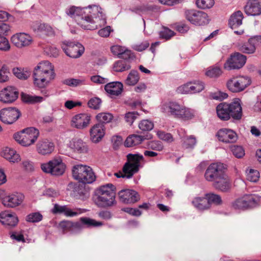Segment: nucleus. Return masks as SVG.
Masks as SVG:
<instances>
[{
  "label": "nucleus",
  "instance_id": "e433bc0d",
  "mask_svg": "<svg viewBox=\"0 0 261 261\" xmlns=\"http://www.w3.org/2000/svg\"><path fill=\"white\" fill-rule=\"evenodd\" d=\"M193 205L199 211H204L209 209V203L205 196L196 197L192 201Z\"/></svg>",
  "mask_w": 261,
  "mask_h": 261
},
{
  "label": "nucleus",
  "instance_id": "f03ea898",
  "mask_svg": "<svg viewBox=\"0 0 261 261\" xmlns=\"http://www.w3.org/2000/svg\"><path fill=\"white\" fill-rule=\"evenodd\" d=\"M55 76L54 67L51 64L47 61L41 62L34 69V84L38 88H44L55 78Z\"/></svg>",
  "mask_w": 261,
  "mask_h": 261
},
{
  "label": "nucleus",
  "instance_id": "393cba45",
  "mask_svg": "<svg viewBox=\"0 0 261 261\" xmlns=\"http://www.w3.org/2000/svg\"><path fill=\"white\" fill-rule=\"evenodd\" d=\"M118 195L120 201L124 203H133L140 199L138 193L132 190H121Z\"/></svg>",
  "mask_w": 261,
  "mask_h": 261
},
{
  "label": "nucleus",
  "instance_id": "6e6552de",
  "mask_svg": "<svg viewBox=\"0 0 261 261\" xmlns=\"http://www.w3.org/2000/svg\"><path fill=\"white\" fill-rule=\"evenodd\" d=\"M42 170L46 173L54 176H60L63 174L65 171L66 165L60 158H54L47 163L41 165Z\"/></svg>",
  "mask_w": 261,
  "mask_h": 261
},
{
  "label": "nucleus",
  "instance_id": "dca6fc26",
  "mask_svg": "<svg viewBox=\"0 0 261 261\" xmlns=\"http://www.w3.org/2000/svg\"><path fill=\"white\" fill-rule=\"evenodd\" d=\"M20 112L15 108H8L0 111V120L6 124L15 122L20 116Z\"/></svg>",
  "mask_w": 261,
  "mask_h": 261
},
{
  "label": "nucleus",
  "instance_id": "8fccbe9b",
  "mask_svg": "<svg viewBox=\"0 0 261 261\" xmlns=\"http://www.w3.org/2000/svg\"><path fill=\"white\" fill-rule=\"evenodd\" d=\"M43 219L42 215L39 212L30 213L26 216V221L30 223H38Z\"/></svg>",
  "mask_w": 261,
  "mask_h": 261
},
{
  "label": "nucleus",
  "instance_id": "bb28decb",
  "mask_svg": "<svg viewBox=\"0 0 261 261\" xmlns=\"http://www.w3.org/2000/svg\"><path fill=\"white\" fill-rule=\"evenodd\" d=\"M54 214H64L66 217H73L77 216L81 213L80 210H72L68 205H61L57 203L54 205L51 210Z\"/></svg>",
  "mask_w": 261,
  "mask_h": 261
},
{
  "label": "nucleus",
  "instance_id": "49530a36",
  "mask_svg": "<svg viewBox=\"0 0 261 261\" xmlns=\"http://www.w3.org/2000/svg\"><path fill=\"white\" fill-rule=\"evenodd\" d=\"M130 66L126 61L119 60L116 62L113 65V69L116 72H122L128 70Z\"/></svg>",
  "mask_w": 261,
  "mask_h": 261
},
{
  "label": "nucleus",
  "instance_id": "79ce46f5",
  "mask_svg": "<svg viewBox=\"0 0 261 261\" xmlns=\"http://www.w3.org/2000/svg\"><path fill=\"white\" fill-rule=\"evenodd\" d=\"M63 83L65 85L71 87H78L86 84V80L84 77L79 79H67L63 81Z\"/></svg>",
  "mask_w": 261,
  "mask_h": 261
},
{
  "label": "nucleus",
  "instance_id": "a18cd8bd",
  "mask_svg": "<svg viewBox=\"0 0 261 261\" xmlns=\"http://www.w3.org/2000/svg\"><path fill=\"white\" fill-rule=\"evenodd\" d=\"M206 199L209 203V208L211 207L212 203L216 205H219L222 203V200L221 197L217 194L213 193H208L205 195Z\"/></svg>",
  "mask_w": 261,
  "mask_h": 261
},
{
  "label": "nucleus",
  "instance_id": "4be33fe9",
  "mask_svg": "<svg viewBox=\"0 0 261 261\" xmlns=\"http://www.w3.org/2000/svg\"><path fill=\"white\" fill-rule=\"evenodd\" d=\"M91 121V116L87 113H81L74 116L71 121V125L79 129L87 127Z\"/></svg>",
  "mask_w": 261,
  "mask_h": 261
},
{
  "label": "nucleus",
  "instance_id": "a19ab883",
  "mask_svg": "<svg viewBox=\"0 0 261 261\" xmlns=\"http://www.w3.org/2000/svg\"><path fill=\"white\" fill-rule=\"evenodd\" d=\"M13 74L19 79L27 80L31 74V71L28 68H14Z\"/></svg>",
  "mask_w": 261,
  "mask_h": 261
},
{
  "label": "nucleus",
  "instance_id": "7ed1b4c3",
  "mask_svg": "<svg viewBox=\"0 0 261 261\" xmlns=\"http://www.w3.org/2000/svg\"><path fill=\"white\" fill-rule=\"evenodd\" d=\"M216 112L218 117L222 120L226 121L231 118L240 120L243 115L241 100L236 98L230 103H220L217 106Z\"/></svg>",
  "mask_w": 261,
  "mask_h": 261
},
{
  "label": "nucleus",
  "instance_id": "4c0bfd02",
  "mask_svg": "<svg viewBox=\"0 0 261 261\" xmlns=\"http://www.w3.org/2000/svg\"><path fill=\"white\" fill-rule=\"evenodd\" d=\"M146 138L144 136L132 135L129 136L124 142L126 147H130L141 144Z\"/></svg>",
  "mask_w": 261,
  "mask_h": 261
},
{
  "label": "nucleus",
  "instance_id": "f3484780",
  "mask_svg": "<svg viewBox=\"0 0 261 261\" xmlns=\"http://www.w3.org/2000/svg\"><path fill=\"white\" fill-rule=\"evenodd\" d=\"M67 146L75 154L83 155L89 152V146L87 143L79 138H72L67 144Z\"/></svg>",
  "mask_w": 261,
  "mask_h": 261
},
{
  "label": "nucleus",
  "instance_id": "774afa93",
  "mask_svg": "<svg viewBox=\"0 0 261 261\" xmlns=\"http://www.w3.org/2000/svg\"><path fill=\"white\" fill-rule=\"evenodd\" d=\"M46 53L51 57H57L59 55V50L55 46H49L46 47Z\"/></svg>",
  "mask_w": 261,
  "mask_h": 261
},
{
  "label": "nucleus",
  "instance_id": "09e8293b",
  "mask_svg": "<svg viewBox=\"0 0 261 261\" xmlns=\"http://www.w3.org/2000/svg\"><path fill=\"white\" fill-rule=\"evenodd\" d=\"M22 99L24 102L29 103L40 102L44 99L42 96H32L28 94H22L21 95Z\"/></svg>",
  "mask_w": 261,
  "mask_h": 261
},
{
  "label": "nucleus",
  "instance_id": "338daca9",
  "mask_svg": "<svg viewBox=\"0 0 261 261\" xmlns=\"http://www.w3.org/2000/svg\"><path fill=\"white\" fill-rule=\"evenodd\" d=\"M149 45L148 41H145L139 44L133 45V48L138 51H142L146 49Z\"/></svg>",
  "mask_w": 261,
  "mask_h": 261
},
{
  "label": "nucleus",
  "instance_id": "7c9ffc66",
  "mask_svg": "<svg viewBox=\"0 0 261 261\" xmlns=\"http://www.w3.org/2000/svg\"><path fill=\"white\" fill-rule=\"evenodd\" d=\"M58 228L64 233L67 231L75 233L81 230L83 226L80 222L73 223L70 221H63L59 224Z\"/></svg>",
  "mask_w": 261,
  "mask_h": 261
},
{
  "label": "nucleus",
  "instance_id": "3c124183",
  "mask_svg": "<svg viewBox=\"0 0 261 261\" xmlns=\"http://www.w3.org/2000/svg\"><path fill=\"white\" fill-rule=\"evenodd\" d=\"M113 118L112 114L109 113H100L97 115L96 119L99 123H107L110 122Z\"/></svg>",
  "mask_w": 261,
  "mask_h": 261
},
{
  "label": "nucleus",
  "instance_id": "a878e982",
  "mask_svg": "<svg viewBox=\"0 0 261 261\" xmlns=\"http://www.w3.org/2000/svg\"><path fill=\"white\" fill-rule=\"evenodd\" d=\"M54 214H64L66 217H73L77 216L81 213L80 210H72L68 205H61L57 203L54 205L51 210Z\"/></svg>",
  "mask_w": 261,
  "mask_h": 261
},
{
  "label": "nucleus",
  "instance_id": "0eeeda50",
  "mask_svg": "<svg viewBox=\"0 0 261 261\" xmlns=\"http://www.w3.org/2000/svg\"><path fill=\"white\" fill-rule=\"evenodd\" d=\"M39 135V130L35 127H28L14 134V139L23 146L33 144Z\"/></svg>",
  "mask_w": 261,
  "mask_h": 261
},
{
  "label": "nucleus",
  "instance_id": "ea45409f",
  "mask_svg": "<svg viewBox=\"0 0 261 261\" xmlns=\"http://www.w3.org/2000/svg\"><path fill=\"white\" fill-rule=\"evenodd\" d=\"M239 50L244 54H251L255 53L256 47L249 38L247 42L239 43L238 45Z\"/></svg>",
  "mask_w": 261,
  "mask_h": 261
},
{
  "label": "nucleus",
  "instance_id": "423d86ee",
  "mask_svg": "<svg viewBox=\"0 0 261 261\" xmlns=\"http://www.w3.org/2000/svg\"><path fill=\"white\" fill-rule=\"evenodd\" d=\"M72 172L74 179L84 184L92 183L96 178L92 168L86 165H75L72 168Z\"/></svg>",
  "mask_w": 261,
  "mask_h": 261
},
{
  "label": "nucleus",
  "instance_id": "c9c22d12",
  "mask_svg": "<svg viewBox=\"0 0 261 261\" xmlns=\"http://www.w3.org/2000/svg\"><path fill=\"white\" fill-rule=\"evenodd\" d=\"M33 31L37 33H41L46 35H52L54 34L53 28L49 25L41 23L39 22H34L32 25Z\"/></svg>",
  "mask_w": 261,
  "mask_h": 261
},
{
  "label": "nucleus",
  "instance_id": "58836bf2",
  "mask_svg": "<svg viewBox=\"0 0 261 261\" xmlns=\"http://www.w3.org/2000/svg\"><path fill=\"white\" fill-rule=\"evenodd\" d=\"M243 18V13L241 11H237L231 15L229 24L232 28L238 27L242 24Z\"/></svg>",
  "mask_w": 261,
  "mask_h": 261
},
{
  "label": "nucleus",
  "instance_id": "13d9d810",
  "mask_svg": "<svg viewBox=\"0 0 261 261\" xmlns=\"http://www.w3.org/2000/svg\"><path fill=\"white\" fill-rule=\"evenodd\" d=\"M222 73L221 69L218 67L210 68L206 72V75L211 77H216Z\"/></svg>",
  "mask_w": 261,
  "mask_h": 261
},
{
  "label": "nucleus",
  "instance_id": "4d7b16f0",
  "mask_svg": "<svg viewBox=\"0 0 261 261\" xmlns=\"http://www.w3.org/2000/svg\"><path fill=\"white\" fill-rule=\"evenodd\" d=\"M157 135L160 139L168 143H171L174 140L171 134L166 133L163 131H158L157 132Z\"/></svg>",
  "mask_w": 261,
  "mask_h": 261
},
{
  "label": "nucleus",
  "instance_id": "c85d7f7f",
  "mask_svg": "<svg viewBox=\"0 0 261 261\" xmlns=\"http://www.w3.org/2000/svg\"><path fill=\"white\" fill-rule=\"evenodd\" d=\"M55 146L53 142L47 139H43L38 142L36 144V150L41 155L50 154L54 150Z\"/></svg>",
  "mask_w": 261,
  "mask_h": 261
},
{
  "label": "nucleus",
  "instance_id": "37998d69",
  "mask_svg": "<svg viewBox=\"0 0 261 261\" xmlns=\"http://www.w3.org/2000/svg\"><path fill=\"white\" fill-rule=\"evenodd\" d=\"M80 221L81 222L80 223L82 225L83 228H84L83 225H85L87 227H98L101 226L103 225L102 223L101 222L96 221L94 219L87 217L81 218Z\"/></svg>",
  "mask_w": 261,
  "mask_h": 261
},
{
  "label": "nucleus",
  "instance_id": "0e129e2a",
  "mask_svg": "<svg viewBox=\"0 0 261 261\" xmlns=\"http://www.w3.org/2000/svg\"><path fill=\"white\" fill-rule=\"evenodd\" d=\"M10 49V45L6 38L0 36V50L8 51Z\"/></svg>",
  "mask_w": 261,
  "mask_h": 261
},
{
  "label": "nucleus",
  "instance_id": "9b49d317",
  "mask_svg": "<svg viewBox=\"0 0 261 261\" xmlns=\"http://www.w3.org/2000/svg\"><path fill=\"white\" fill-rule=\"evenodd\" d=\"M127 162L124 165V170L129 171L128 177H132L137 173L141 166V163L144 161V157L139 154H128Z\"/></svg>",
  "mask_w": 261,
  "mask_h": 261
},
{
  "label": "nucleus",
  "instance_id": "72a5a7b5",
  "mask_svg": "<svg viewBox=\"0 0 261 261\" xmlns=\"http://www.w3.org/2000/svg\"><path fill=\"white\" fill-rule=\"evenodd\" d=\"M213 186L222 191H226L229 189V182L227 176L224 173L222 176L213 181Z\"/></svg>",
  "mask_w": 261,
  "mask_h": 261
},
{
  "label": "nucleus",
  "instance_id": "052dcab7",
  "mask_svg": "<svg viewBox=\"0 0 261 261\" xmlns=\"http://www.w3.org/2000/svg\"><path fill=\"white\" fill-rule=\"evenodd\" d=\"M148 147L149 149L156 151H161L164 148L162 143L160 141H151L149 142Z\"/></svg>",
  "mask_w": 261,
  "mask_h": 261
},
{
  "label": "nucleus",
  "instance_id": "69168bd1",
  "mask_svg": "<svg viewBox=\"0 0 261 261\" xmlns=\"http://www.w3.org/2000/svg\"><path fill=\"white\" fill-rule=\"evenodd\" d=\"M138 115L137 113H136L135 112H128L125 114V121L130 125H131L134 120L136 119L137 117V116Z\"/></svg>",
  "mask_w": 261,
  "mask_h": 261
},
{
  "label": "nucleus",
  "instance_id": "6ab92c4d",
  "mask_svg": "<svg viewBox=\"0 0 261 261\" xmlns=\"http://www.w3.org/2000/svg\"><path fill=\"white\" fill-rule=\"evenodd\" d=\"M18 91L13 86H8L0 92V101L5 103H11L15 101L18 97Z\"/></svg>",
  "mask_w": 261,
  "mask_h": 261
},
{
  "label": "nucleus",
  "instance_id": "bf43d9fd",
  "mask_svg": "<svg viewBox=\"0 0 261 261\" xmlns=\"http://www.w3.org/2000/svg\"><path fill=\"white\" fill-rule=\"evenodd\" d=\"M101 103V100L99 98L93 97L88 101V106L93 109L97 110L100 108Z\"/></svg>",
  "mask_w": 261,
  "mask_h": 261
},
{
  "label": "nucleus",
  "instance_id": "39448f33",
  "mask_svg": "<svg viewBox=\"0 0 261 261\" xmlns=\"http://www.w3.org/2000/svg\"><path fill=\"white\" fill-rule=\"evenodd\" d=\"M115 188L111 184L100 186L95 192L94 201L97 206L100 207H107L116 203Z\"/></svg>",
  "mask_w": 261,
  "mask_h": 261
},
{
  "label": "nucleus",
  "instance_id": "4468645a",
  "mask_svg": "<svg viewBox=\"0 0 261 261\" xmlns=\"http://www.w3.org/2000/svg\"><path fill=\"white\" fill-rule=\"evenodd\" d=\"M225 173V168L220 163L211 164L207 168L204 174L205 179L208 181H214Z\"/></svg>",
  "mask_w": 261,
  "mask_h": 261
},
{
  "label": "nucleus",
  "instance_id": "b1692460",
  "mask_svg": "<svg viewBox=\"0 0 261 261\" xmlns=\"http://www.w3.org/2000/svg\"><path fill=\"white\" fill-rule=\"evenodd\" d=\"M90 140L94 143L99 142L105 135V126L102 123L94 125L90 129Z\"/></svg>",
  "mask_w": 261,
  "mask_h": 261
},
{
  "label": "nucleus",
  "instance_id": "f257e3e1",
  "mask_svg": "<svg viewBox=\"0 0 261 261\" xmlns=\"http://www.w3.org/2000/svg\"><path fill=\"white\" fill-rule=\"evenodd\" d=\"M65 13L77 21L78 24L86 30L96 29L107 22L103 9L97 5H90L85 7L71 6L66 9Z\"/></svg>",
  "mask_w": 261,
  "mask_h": 261
},
{
  "label": "nucleus",
  "instance_id": "6e6d98bb",
  "mask_svg": "<svg viewBox=\"0 0 261 261\" xmlns=\"http://www.w3.org/2000/svg\"><path fill=\"white\" fill-rule=\"evenodd\" d=\"M139 127L142 131H149L153 128V123L148 120H143L139 124Z\"/></svg>",
  "mask_w": 261,
  "mask_h": 261
},
{
  "label": "nucleus",
  "instance_id": "9d476101",
  "mask_svg": "<svg viewBox=\"0 0 261 261\" xmlns=\"http://www.w3.org/2000/svg\"><path fill=\"white\" fill-rule=\"evenodd\" d=\"M61 47L67 56L72 58L80 57L85 51L83 45L75 41H64Z\"/></svg>",
  "mask_w": 261,
  "mask_h": 261
},
{
  "label": "nucleus",
  "instance_id": "2f4dec72",
  "mask_svg": "<svg viewBox=\"0 0 261 261\" xmlns=\"http://www.w3.org/2000/svg\"><path fill=\"white\" fill-rule=\"evenodd\" d=\"M246 14L249 16H258L261 14V6L257 0H249L244 7Z\"/></svg>",
  "mask_w": 261,
  "mask_h": 261
},
{
  "label": "nucleus",
  "instance_id": "c756f323",
  "mask_svg": "<svg viewBox=\"0 0 261 261\" xmlns=\"http://www.w3.org/2000/svg\"><path fill=\"white\" fill-rule=\"evenodd\" d=\"M178 133L181 139L182 147L186 149H193L197 143L196 137L193 135L185 136L186 132L182 128L179 129Z\"/></svg>",
  "mask_w": 261,
  "mask_h": 261
},
{
  "label": "nucleus",
  "instance_id": "f704fd0d",
  "mask_svg": "<svg viewBox=\"0 0 261 261\" xmlns=\"http://www.w3.org/2000/svg\"><path fill=\"white\" fill-rule=\"evenodd\" d=\"M3 156L10 162L15 163L21 160L20 156L14 149L6 147L2 152Z\"/></svg>",
  "mask_w": 261,
  "mask_h": 261
},
{
  "label": "nucleus",
  "instance_id": "2eb2a0df",
  "mask_svg": "<svg viewBox=\"0 0 261 261\" xmlns=\"http://www.w3.org/2000/svg\"><path fill=\"white\" fill-rule=\"evenodd\" d=\"M259 198L255 195H246L236 200L232 204L234 209H243L255 206L259 202Z\"/></svg>",
  "mask_w": 261,
  "mask_h": 261
},
{
  "label": "nucleus",
  "instance_id": "f8f14e48",
  "mask_svg": "<svg viewBox=\"0 0 261 261\" xmlns=\"http://www.w3.org/2000/svg\"><path fill=\"white\" fill-rule=\"evenodd\" d=\"M186 19L196 25H203L208 23V16L204 12L195 10H188L185 11Z\"/></svg>",
  "mask_w": 261,
  "mask_h": 261
},
{
  "label": "nucleus",
  "instance_id": "a211bd4d",
  "mask_svg": "<svg viewBox=\"0 0 261 261\" xmlns=\"http://www.w3.org/2000/svg\"><path fill=\"white\" fill-rule=\"evenodd\" d=\"M204 87V83L198 81L183 85L178 88V90L182 94H195L201 92Z\"/></svg>",
  "mask_w": 261,
  "mask_h": 261
},
{
  "label": "nucleus",
  "instance_id": "603ef678",
  "mask_svg": "<svg viewBox=\"0 0 261 261\" xmlns=\"http://www.w3.org/2000/svg\"><path fill=\"white\" fill-rule=\"evenodd\" d=\"M196 4L198 8L205 9L212 8L215 2L214 0H197Z\"/></svg>",
  "mask_w": 261,
  "mask_h": 261
},
{
  "label": "nucleus",
  "instance_id": "cd10ccee",
  "mask_svg": "<svg viewBox=\"0 0 261 261\" xmlns=\"http://www.w3.org/2000/svg\"><path fill=\"white\" fill-rule=\"evenodd\" d=\"M0 221L3 225L13 227L17 224L18 219L14 213L4 211L0 213Z\"/></svg>",
  "mask_w": 261,
  "mask_h": 261
},
{
  "label": "nucleus",
  "instance_id": "412c9836",
  "mask_svg": "<svg viewBox=\"0 0 261 261\" xmlns=\"http://www.w3.org/2000/svg\"><path fill=\"white\" fill-rule=\"evenodd\" d=\"M24 198L21 193H14L6 196L3 199V204L6 207L14 208L20 205Z\"/></svg>",
  "mask_w": 261,
  "mask_h": 261
},
{
  "label": "nucleus",
  "instance_id": "e2e57ef3",
  "mask_svg": "<svg viewBox=\"0 0 261 261\" xmlns=\"http://www.w3.org/2000/svg\"><path fill=\"white\" fill-rule=\"evenodd\" d=\"M175 29L181 34L187 33L189 30V27L184 22H178L174 24Z\"/></svg>",
  "mask_w": 261,
  "mask_h": 261
},
{
  "label": "nucleus",
  "instance_id": "ddd939ff",
  "mask_svg": "<svg viewBox=\"0 0 261 261\" xmlns=\"http://www.w3.org/2000/svg\"><path fill=\"white\" fill-rule=\"evenodd\" d=\"M246 57L238 52L230 56L224 63V68L227 70L239 69L246 63Z\"/></svg>",
  "mask_w": 261,
  "mask_h": 261
},
{
  "label": "nucleus",
  "instance_id": "aec40b11",
  "mask_svg": "<svg viewBox=\"0 0 261 261\" xmlns=\"http://www.w3.org/2000/svg\"><path fill=\"white\" fill-rule=\"evenodd\" d=\"M11 40L13 44L19 48L29 46L33 42L32 37L24 33H17L13 35Z\"/></svg>",
  "mask_w": 261,
  "mask_h": 261
},
{
  "label": "nucleus",
  "instance_id": "1a4fd4ad",
  "mask_svg": "<svg viewBox=\"0 0 261 261\" xmlns=\"http://www.w3.org/2000/svg\"><path fill=\"white\" fill-rule=\"evenodd\" d=\"M251 83V79L248 76H236L228 80L227 87L232 92L238 93L244 91Z\"/></svg>",
  "mask_w": 261,
  "mask_h": 261
},
{
  "label": "nucleus",
  "instance_id": "20e7f679",
  "mask_svg": "<svg viewBox=\"0 0 261 261\" xmlns=\"http://www.w3.org/2000/svg\"><path fill=\"white\" fill-rule=\"evenodd\" d=\"M160 109L162 113L176 118L188 120L192 119L194 116L193 110L174 101L163 102L161 105Z\"/></svg>",
  "mask_w": 261,
  "mask_h": 261
},
{
  "label": "nucleus",
  "instance_id": "5fc2aeb1",
  "mask_svg": "<svg viewBox=\"0 0 261 261\" xmlns=\"http://www.w3.org/2000/svg\"><path fill=\"white\" fill-rule=\"evenodd\" d=\"M10 72L8 67L3 65L0 69V83H5L8 81Z\"/></svg>",
  "mask_w": 261,
  "mask_h": 261
},
{
  "label": "nucleus",
  "instance_id": "c03bdc74",
  "mask_svg": "<svg viewBox=\"0 0 261 261\" xmlns=\"http://www.w3.org/2000/svg\"><path fill=\"white\" fill-rule=\"evenodd\" d=\"M139 80V76L137 71L132 70L128 74L125 80V84L127 85H135Z\"/></svg>",
  "mask_w": 261,
  "mask_h": 261
},
{
  "label": "nucleus",
  "instance_id": "864d4df0",
  "mask_svg": "<svg viewBox=\"0 0 261 261\" xmlns=\"http://www.w3.org/2000/svg\"><path fill=\"white\" fill-rule=\"evenodd\" d=\"M232 154L237 158H241L245 155V151L242 147L233 145L230 148Z\"/></svg>",
  "mask_w": 261,
  "mask_h": 261
},
{
  "label": "nucleus",
  "instance_id": "473e14b6",
  "mask_svg": "<svg viewBox=\"0 0 261 261\" xmlns=\"http://www.w3.org/2000/svg\"><path fill=\"white\" fill-rule=\"evenodd\" d=\"M105 89L112 97L118 96L123 90V85L119 82L109 83L105 85Z\"/></svg>",
  "mask_w": 261,
  "mask_h": 261
},
{
  "label": "nucleus",
  "instance_id": "de8ad7c7",
  "mask_svg": "<svg viewBox=\"0 0 261 261\" xmlns=\"http://www.w3.org/2000/svg\"><path fill=\"white\" fill-rule=\"evenodd\" d=\"M247 179L253 182H257L260 177L259 172L253 169H249L246 170Z\"/></svg>",
  "mask_w": 261,
  "mask_h": 261
},
{
  "label": "nucleus",
  "instance_id": "680f3d73",
  "mask_svg": "<svg viewBox=\"0 0 261 261\" xmlns=\"http://www.w3.org/2000/svg\"><path fill=\"white\" fill-rule=\"evenodd\" d=\"M174 35V32L168 28H164L160 33V37L166 40L170 39Z\"/></svg>",
  "mask_w": 261,
  "mask_h": 261
},
{
  "label": "nucleus",
  "instance_id": "5701e85b",
  "mask_svg": "<svg viewBox=\"0 0 261 261\" xmlns=\"http://www.w3.org/2000/svg\"><path fill=\"white\" fill-rule=\"evenodd\" d=\"M216 136L220 141L224 143H234L238 139L236 133L232 129L227 128L220 129L217 132Z\"/></svg>",
  "mask_w": 261,
  "mask_h": 261
}]
</instances>
